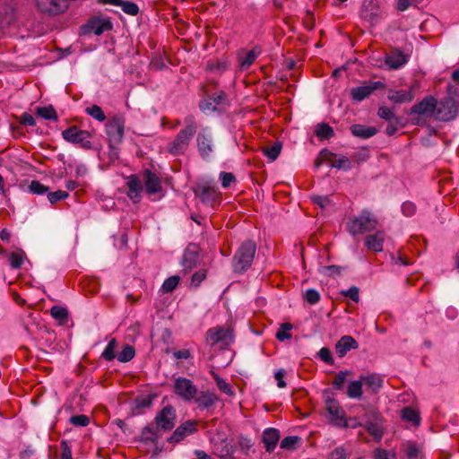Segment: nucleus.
I'll return each mask as SVG.
<instances>
[{"instance_id":"nucleus-1","label":"nucleus","mask_w":459,"mask_h":459,"mask_svg":"<svg viewBox=\"0 0 459 459\" xmlns=\"http://www.w3.org/2000/svg\"><path fill=\"white\" fill-rule=\"evenodd\" d=\"M177 412L172 405H167L159 411L154 418V423L145 426L141 432V441L144 443H158L160 432L170 431L176 425Z\"/></svg>"},{"instance_id":"nucleus-2","label":"nucleus","mask_w":459,"mask_h":459,"mask_svg":"<svg viewBox=\"0 0 459 459\" xmlns=\"http://www.w3.org/2000/svg\"><path fill=\"white\" fill-rule=\"evenodd\" d=\"M184 125L185 127L177 134L174 140L167 147L171 155H183L188 149L190 142L198 129V123L193 115H187L184 118Z\"/></svg>"},{"instance_id":"nucleus-3","label":"nucleus","mask_w":459,"mask_h":459,"mask_svg":"<svg viewBox=\"0 0 459 459\" xmlns=\"http://www.w3.org/2000/svg\"><path fill=\"white\" fill-rule=\"evenodd\" d=\"M437 100L431 96H426L421 101L413 105L408 111L407 114L409 116H414L411 118V122L416 126H422L425 124V119L423 117H434L436 118V110H437Z\"/></svg>"},{"instance_id":"nucleus-4","label":"nucleus","mask_w":459,"mask_h":459,"mask_svg":"<svg viewBox=\"0 0 459 459\" xmlns=\"http://www.w3.org/2000/svg\"><path fill=\"white\" fill-rule=\"evenodd\" d=\"M255 252L256 245L254 241L247 240L243 242L233 256V271L238 273L247 271L252 264Z\"/></svg>"},{"instance_id":"nucleus-5","label":"nucleus","mask_w":459,"mask_h":459,"mask_svg":"<svg viewBox=\"0 0 459 459\" xmlns=\"http://www.w3.org/2000/svg\"><path fill=\"white\" fill-rule=\"evenodd\" d=\"M453 86L448 85V95L437 100L436 120L450 122L455 120L459 113V103L452 96Z\"/></svg>"},{"instance_id":"nucleus-6","label":"nucleus","mask_w":459,"mask_h":459,"mask_svg":"<svg viewBox=\"0 0 459 459\" xmlns=\"http://www.w3.org/2000/svg\"><path fill=\"white\" fill-rule=\"evenodd\" d=\"M377 221L368 211H362L358 217L350 219L347 223L348 231L355 236L367 231L374 230L377 228Z\"/></svg>"},{"instance_id":"nucleus-7","label":"nucleus","mask_w":459,"mask_h":459,"mask_svg":"<svg viewBox=\"0 0 459 459\" xmlns=\"http://www.w3.org/2000/svg\"><path fill=\"white\" fill-rule=\"evenodd\" d=\"M205 342L211 347L228 348L234 342L233 330L225 327H213L206 332Z\"/></svg>"},{"instance_id":"nucleus-8","label":"nucleus","mask_w":459,"mask_h":459,"mask_svg":"<svg viewBox=\"0 0 459 459\" xmlns=\"http://www.w3.org/2000/svg\"><path fill=\"white\" fill-rule=\"evenodd\" d=\"M364 423L359 424L374 437L375 439L380 440L384 435L382 426V417L375 409H369L363 416Z\"/></svg>"},{"instance_id":"nucleus-9","label":"nucleus","mask_w":459,"mask_h":459,"mask_svg":"<svg viewBox=\"0 0 459 459\" xmlns=\"http://www.w3.org/2000/svg\"><path fill=\"white\" fill-rule=\"evenodd\" d=\"M63 138L71 143L79 144L84 150L92 149V143L89 140L91 134L85 130L79 129L76 126L68 127L62 132Z\"/></svg>"},{"instance_id":"nucleus-10","label":"nucleus","mask_w":459,"mask_h":459,"mask_svg":"<svg viewBox=\"0 0 459 459\" xmlns=\"http://www.w3.org/2000/svg\"><path fill=\"white\" fill-rule=\"evenodd\" d=\"M125 118L122 116H115L106 124V133L108 136L110 146L119 144L124 137Z\"/></svg>"},{"instance_id":"nucleus-11","label":"nucleus","mask_w":459,"mask_h":459,"mask_svg":"<svg viewBox=\"0 0 459 459\" xmlns=\"http://www.w3.org/2000/svg\"><path fill=\"white\" fill-rule=\"evenodd\" d=\"M197 150L204 160H209L213 152L212 134L207 127L202 128L196 137Z\"/></svg>"},{"instance_id":"nucleus-12","label":"nucleus","mask_w":459,"mask_h":459,"mask_svg":"<svg viewBox=\"0 0 459 459\" xmlns=\"http://www.w3.org/2000/svg\"><path fill=\"white\" fill-rule=\"evenodd\" d=\"M385 84L380 81L364 82L362 85L351 89L350 96L357 102H360L372 95L377 90L385 89Z\"/></svg>"},{"instance_id":"nucleus-13","label":"nucleus","mask_w":459,"mask_h":459,"mask_svg":"<svg viewBox=\"0 0 459 459\" xmlns=\"http://www.w3.org/2000/svg\"><path fill=\"white\" fill-rule=\"evenodd\" d=\"M381 8L377 0H364L360 9V18L375 25L378 22L381 15Z\"/></svg>"},{"instance_id":"nucleus-14","label":"nucleus","mask_w":459,"mask_h":459,"mask_svg":"<svg viewBox=\"0 0 459 459\" xmlns=\"http://www.w3.org/2000/svg\"><path fill=\"white\" fill-rule=\"evenodd\" d=\"M174 392L184 401L190 402L197 394V388L190 379L178 377L174 383Z\"/></svg>"},{"instance_id":"nucleus-15","label":"nucleus","mask_w":459,"mask_h":459,"mask_svg":"<svg viewBox=\"0 0 459 459\" xmlns=\"http://www.w3.org/2000/svg\"><path fill=\"white\" fill-rule=\"evenodd\" d=\"M36 6L42 13L57 15L67 9L65 0H35Z\"/></svg>"},{"instance_id":"nucleus-16","label":"nucleus","mask_w":459,"mask_h":459,"mask_svg":"<svg viewBox=\"0 0 459 459\" xmlns=\"http://www.w3.org/2000/svg\"><path fill=\"white\" fill-rule=\"evenodd\" d=\"M200 247L198 245L191 243L185 249L182 258L181 265L185 272H190L193 268L196 267L200 257Z\"/></svg>"},{"instance_id":"nucleus-17","label":"nucleus","mask_w":459,"mask_h":459,"mask_svg":"<svg viewBox=\"0 0 459 459\" xmlns=\"http://www.w3.org/2000/svg\"><path fill=\"white\" fill-rule=\"evenodd\" d=\"M196 425L197 422L195 420L185 421L174 430L173 434L168 438V442L179 443L186 437L197 431Z\"/></svg>"},{"instance_id":"nucleus-18","label":"nucleus","mask_w":459,"mask_h":459,"mask_svg":"<svg viewBox=\"0 0 459 459\" xmlns=\"http://www.w3.org/2000/svg\"><path fill=\"white\" fill-rule=\"evenodd\" d=\"M226 101V94L223 91H219L200 102L199 108L203 111H216Z\"/></svg>"},{"instance_id":"nucleus-19","label":"nucleus","mask_w":459,"mask_h":459,"mask_svg":"<svg viewBox=\"0 0 459 459\" xmlns=\"http://www.w3.org/2000/svg\"><path fill=\"white\" fill-rule=\"evenodd\" d=\"M325 409L330 415L331 421H333L335 425L340 427L347 426L346 420L344 419V412L334 399L328 398L326 400Z\"/></svg>"},{"instance_id":"nucleus-20","label":"nucleus","mask_w":459,"mask_h":459,"mask_svg":"<svg viewBox=\"0 0 459 459\" xmlns=\"http://www.w3.org/2000/svg\"><path fill=\"white\" fill-rule=\"evenodd\" d=\"M127 192L126 195L133 201V203L137 204L141 201V193L143 190L142 181L136 175H131L127 178L126 182Z\"/></svg>"},{"instance_id":"nucleus-21","label":"nucleus","mask_w":459,"mask_h":459,"mask_svg":"<svg viewBox=\"0 0 459 459\" xmlns=\"http://www.w3.org/2000/svg\"><path fill=\"white\" fill-rule=\"evenodd\" d=\"M359 348L358 342L351 335H343L335 343V351L339 357H344L351 350Z\"/></svg>"},{"instance_id":"nucleus-22","label":"nucleus","mask_w":459,"mask_h":459,"mask_svg":"<svg viewBox=\"0 0 459 459\" xmlns=\"http://www.w3.org/2000/svg\"><path fill=\"white\" fill-rule=\"evenodd\" d=\"M111 29L112 23L108 20L99 17L91 18L88 24L83 26V30H92L94 34L98 36L105 31L110 30Z\"/></svg>"},{"instance_id":"nucleus-23","label":"nucleus","mask_w":459,"mask_h":459,"mask_svg":"<svg viewBox=\"0 0 459 459\" xmlns=\"http://www.w3.org/2000/svg\"><path fill=\"white\" fill-rule=\"evenodd\" d=\"M155 398L156 394H154L137 396L134 401L132 415L135 416L143 414L146 409L151 408Z\"/></svg>"},{"instance_id":"nucleus-24","label":"nucleus","mask_w":459,"mask_h":459,"mask_svg":"<svg viewBox=\"0 0 459 459\" xmlns=\"http://www.w3.org/2000/svg\"><path fill=\"white\" fill-rule=\"evenodd\" d=\"M145 191L149 195H154L161 190L160 180L159 177L150 169L143 173Z\"/></svg>"},{"instance_id":"nucleus-25","label":"nucleus","mask_w":459,"mask_h":459,"mask_svg":"<svg viewBox=\"0 0 459 459\" xmlns=\"http://www.w3.org/2000/svg\"><path fill=\"white\" fill-rule=\"evenodd\" d=\"M193 400H195L199 408L209 410L218 401V396L209 391H197V394Z\"/></svg>"},{"instance_id":"nucleus-26","label":"nucleus","mask_w":459,"mask_h":459,"mask_svg":"<svg viewBox=\"0 0 459 459\" xmlns=\"http://www.w3.org/2000/svg\"><path fill=\"white\" fill-rule=\"evenodd\" d=\"M414 98L411 89L409 90H389L387 99L394 103L402 104L411 102Z\"/></svg>"},{"instance_id":"nucleus-27","label":"nucleus","mask_w":459,"mask_h":459,"mask_svg":"<svg viewBox=\"0 0 459 459\" xmlns=\"http://www.w3.org/2000/svg\"><path fill=\"white\" fill-rule=\"evenodd\" d=\"M408 62V56L402 51L395 49L385 57V64L391 69H398Z\"/></svg>"},{"instance_id":"nucleus-28","label":"nucleus","mask_w":459,"mask_h":459,"mask_svg":"<svg viewBox=\"0 0 459 459\" xmlns=\"http://www.w3.org/2000/svg\"><path fill=\"white\" fill-rule=\"evenodd\" d=\"M350 130L352 135L361 139L373 137L378 132V130L374 126H368L361 124H354L351 126Z\"/></svg>"},{"instance_id":"nucleus-29","label":"nucleus","mask_w":459,"mask_h":459,"mask_svg":"<svg viewBox=\"0 0 459 459\" xmlns=\"http://www.w3.org/2000/svg\"><path fill=\"white\" fill-rule=\"evenodd\" d=\"M280 439L279 430L269 428L264 431L263 442L267 452H273Z\"/></svg>"},{"instance_id":"nucleus-30","label":"nucleus","mask_w":459,"mask_h":459,"mask_svg":"<svg viewBox=\"0 0 459 459\" xmlns=\"http://www.w3.org/2000/svg\"><path fill=\"white\" fill-rule=\"evenodd\" d=\"M360 379L373 394H377L383 386V379L377 374L361 375Z\"/></svg>"},{"instance_id":"nucleus-31","label":"nucleus","mask_w":459,"mask_h":459,"mask_svg":"<svg viewBox=\"0 0 459 459\" xmlns=\"http://www.w3.org/2000/svg\"><path fill=\"white\" fill-rule=\"evenodd\" d=\"M384 233L377 231L376 234L368 235L365 238V246L372 251L380 252L383 249Z\"/></svg>"},{"instance_id":"nucleus-32","label":"nucleus","mask_w":459,"mask_h":459,"mask_svg":"<svg viewBox=\"0 0 459 459\" xmlns=\"http://www.w3.org/2000/svg\"><path fill=\"white\" fill-rule=\"evenodd\" d=\"M401 417L403 420L411 422L414 426H419L420 423V412L410 406L402 410Z\"/></svg>"},{"instance_id":"nucleus-33","label":"nucleus","mask_w":459,"mask_h":459,"mask_svg":"<svg viewBox=\"0 0 459 459\" xmlns=\"http://www.w3.org/2000/svg\"><path fill=\"white\" fill-rule=\"evenodd\" d=\"M201 201L207 204H212L217 199V193L213 187L202 186L198 191Z\"/></svg>"},{"instance_id":"nucleus-34","label":"nucleus","mask_w":459,"mask_h":459,"mask_svg":"<svg viewBox=\"0 0 459 459\" xmlns=\"http://www.w3.org/2000/svg\"><path fill=\"white\" fill-rule=\"evenodd\" d=\"M315 134L320 140H328L334 135L333 129L326 123L318 124Z\"/></svg>"},{"instance_id":"nucleus-35","label":"nucleus","mask_w":459,"mask_h":459,"mask_svg":"<svg viewBox=\"0 0 459 459\" xmlns=\"http://www.w3.org/2000/svg\"><path fill=\"white\" fill-rule=\"evenodd\" d=\"M362 385L363 383L360 378L359 380L351 381L347 388L348 397L352 399L360 398L363 394Z\"/></svg>"},{"instance_id":"nucleus-36","label":"nucleus","mask_w":459,"mask_h":459,"mask_svg":"<svg viewBox=\"0 0 459 459\" xmlns=\"http://www.w3.org/2000/svg\"><path fill=\"white\" fill-rule=\"evenodd\" d=\"M402 450L404 452L408 459H417L420 448L416 442L408 441L402 445Z\"/></svg>"},{"instance_id":"nucleus-37","label":"nucleus","mask_w":459,"mask_h":459,"mask_svg":"<svg viewBox=\"0 0 459 459\" xmlns=\"http://www.w3.org/2000/svg\"><path fill=\"white\" fill-rule=\"evenodd\" d=\"M281 148L282 143L277 141L270 147H264L262 152L271 161H274L279 157Z\"/></svg>"},{"instance_id":"nucleus-38","label":"nucleus","mask_w":459,"mask_h":459,"mask_svg":"<svg viewBox=\"0 0 459 459\" xmlns=\"http://www.w3.org/2000/svg\"><path fill=\"white\" fill-rule=\"evenodd\" d=\"M36 114L46 120L57 121L56 112L52 105L37 108Z\"/></svg>"},{"instance_id":"nucleus-39","label":"nucleus","mask_w":459,"mask_h":459,"mask_svg":"<svg viewBox=\"0 0 459 459\" xmlns=\"http://www.w3.org/2000/svg\"><path fill=\"white\" fill-rule=\"evenodd\" d=\"M51 316L58 320L61 325H64L67 322L68 319V311L65 307L60 306H54L50 310Z\"/></svg>"},{"instance_id":"nucleus-40","label":"nucleus","mask_w":459,"mask_h":459,"mask_svg":"<svg viewBox=\"0 0 459 459\" xmlns=\"http://www.w3.org/2000/svg\"><path fill=\"white\" fill-rule=\"evenodd\" d=\"M86 114L95 118L99 122H103L106 119V116L102 110V108L98 105H92L91 107L86 108Z\"/></svg>"},{"instance_id":"nucleus-41","label":"nucleus","mask_w":459,"mask_h":459,"mask_svg":"<svg viewBox=\"0 0 459 459\" xmlns=\"http://www.w3.org/2000/svg\"><path fill=\"white\" fill-rule=\"evenodd\" d=\"M135 351L133 346L126 345L118 353L117 359L120 362H128L134 357Z\"/></svg>"},{"instance_id":"nucleus-42","label":"nucleus","mask_w":459,"mask_h":459,"mask_svg":"<svg viewBox=\"0 0 459 459\" xmlns=\"http://www.w3.org/2000/svg\"><path fill=\"white\" fill-rule=\"evenodd\" d=\"M180 281L179 276L173 275L166 279L161 286L164 293L172 292L178 285Z\"/></svg>"},{"instance_id":"nucleus-43","label":"nucleus","mask_w":459,"mask_h":459,"mask_svg":"<svg viewBox=\"0 0 459 459\" xmlns=\"http://www.w3.org/2000/svg\"><path fill=\"white\" fill-rule=\"evenodd\" d=\"M293 325L290 323H283L281 325L280 329L276 333V338L280 342L289 340L291 338V334L289 333L292 329Z\"/></svg>"},{"instance_id":"nucleus-44","label":"nucleus","mask_w":459,"mask_h":459,"mask_svg":"<svg viewBox=\"0 0 459 459\" xmlns=\"http://www.w3.org/2000/svg\"><path fill=\"white\" fill-rule=\"evenodd\" d=\"M118 6H121L124 13L132 16H135L139 13L138 5L134 2L121 0Z\"/></svg>"},{"instance_id":"nucleus-45","label":"nucleus","mask_w":459,"mask_h":459,"mask_svg":"<svg viewBox=\"0 0 459 459\" xmlns=\"http://www.w3.org/2000/svg\"><path fill=\"white\" fill-rule=\"evenodd\" d=\"M116 346H117L116 340L115 339L110 340L109 342L108 343L107 347L103 351V352L101 354V358H103L104 359H106L108 361L114 359L116 358V354H115Z\"/></svg>"},{"instance_id":"nucleus-46","label":"nucleus","mask_w":459,"mask_h":459,"mask_svg":"<svg viewBox=\"0 0 459 459\" xmlns=\"http://www.w3.org/2000/svg\"><path fill=\"white\" fill-rule=\"evenodd\" d=\"M212 375L216 382V385L218 386V388L225 393L226 394H229V395H232L233 394V391L231 390V387L230 386V385L228 383H226V381L221 378L219 375H217L216 373H214L213 371H212Z\"/></svg>"},{"instance_id":"nucleus-47","label":"nucleus","mask_w":459,"mask_h":459,"mask_svg":"<svg viewBox=\"0 0 459 459\" xmlns=\"http://www.w3.org/2000/svg\"><path fill=\"white\" fill-rule=\"evenodd\" d=\"M303 299L310 305L319 302L321 296L316 289H308L303 293Z\"/></svg>"},{"instance_id":"nucleus-48","label":"nucleus","mask_w":459,"mask_h":459,"mask_svg":"<svg viewBox=\"0 0 459 459\" xmlns=\"http://www.w3.org/2000/svg\"><path fill=\"white\" fill-rule=\"evenodd\" d=\"M29 191L34 195H45L48 192V187L38 180H32L28 186Z\"/></svg>"},{"instance_id":"nucleus-49","label":"nucleus","mask_w":459,"mask_h":459,"mask_svg":"<svg viewBox=\"0 0 459 459\" xmlns=\"http://www.w3.org/2000/svg\"><path fill=\"white\" fill-rule=\"evenodd\" d=\"M377 115L380 118L391 122L398 119L394 113L387 107H380L377 110Z\"/></svg>"},{"instance_id":"nucleus-50","label":"nucleus","mask_w":459,"mask_h":459,"mask_svg":"<svg viewBox=\"0 0 459 459\" xmlns=\"http://www.w3.org/2000/svg\"><path fill=\"white\" fill-rule=\"evenodd\" d=\"M24 253L22 251L21 253L13 252L9 256V261L12 268L18 269L23 264Z\"/></svg>"},{"instance_id":"nucleus-51","label":"nucleus","mask_w":459,"mask_h":459,"mask_svg":"<svg viewBox=\"0 0 459 459\" xmlns=\"http://www.w3.org/2000/svg\"><path fill=\"white\" fill-rule=\"evenodd\" d=\"M214 454L222 459L230 458L233 455V449L228 445H222L221 447L215 446Z\"/></svg>"},{"instance_id":"nucleus-52","label":"nucleus","mask_w":459,"mask_h":459,"mask_svg":"<svg viewBox=\"0 0 459 459\" xmlns=\"http://www.w3.org/2000/svg\"><path fill=\"white\" fill-rule=\"evenodd\" d=\"M260 51L253 48L248 51L245 56V58L241 62L242 68H248L255 60L256 56L259 55Z\"/></svg>"},{"instance_id":"nucleus-53","label":"nucleus","mask_w":459,"mask_h":459,"mask_svg":"<svg viewBox=\"0 0 459 459\" xmlns=\"http://www.w3.org/2000/svg\"><path fill=\"white\" fill-rule=\"evenodd\" d=\"M331 166L339 169H343L348 170L351 169V161L347 157L340 156L338 159L332 162Z\"/></svg>"},{"instance_id":"nucleus-54","label":"nucleus","mask_w":459,"mask_h":459,"mask_svg":"<svg viewBox=\"0 0 459 459\" xmlns=\"http://www.w3.org/2000/svg\"><path fill=\"white\" fill-rule=\"evenodd\" d=\"M69 421L74 426L85 427L90 423V418L83 414L74 415Z\"/></svg>"},{"instance_id":"nucleus-55","label":"nucleus","mask_w":459,"mask_h":459,"mask_svg":"<svg viewBox=\"0 0 459 459\" xmlns=\"http://www.w3.org/2000/svg\"><path fill=\"white\" fill-rule=\"evenodd\" d=\"M299 440L300 438L297 436H288L281 440V447L283 449H293Z\"/></svg>"},{"instance_id":"nucleus-56","label":"nucleus","mask_w":459,"mask_h":459,"mask_svg":"<svg viewBox=\"0 0 459 459\" xmlns=\"http://www.w3.org/2000/svg\"><path fill=\"white\" fill-rule=\"evenodd\" d=\"M68 193L63 190H57L55 192L48 193V200L51 204H56V202L65 199L68 196Z\"/></svg>"},{"instance_id":"nucleus-57","label":"nucleus","mask_w":459,"mask_h":459,"mask_svg":"<svg viewBox=\"0 0 459 459\" xmlns=\"http://www.w3.org/2000/svg\"><path fill=\"white\" fill-rule=\"evenodd\" d=\"M374 458L375 459H395V453L387 451L382 448H377L374 451Z\"/></svg>"},{"instance_id":"nucleus-58","label":"nucleus","mask_w":459,"mask_h":459,"mask_svg":"<svg viewBox=\"0 0 459 459\" xmlns=\"http://www.w3.org/2000/svg\"><path fill=\"white\" fill-rule=\"evenodd\" d=\"M206 278V270L202 269L195 272L191 277V285L198 287L201 282Z\"/></svg>"},{"instance_id":"nucleus-59","label":"nucleus","mask_w":459,"mask_h":459,"mask_svg":"<svg viewBox=\"0 0 459 459\" xmlns=\"http://www.w3.org/2000/svg\"><path fill=\"white\" fill-rule=\"evenodd\" d=\"M359 290L358 287L351 286L350 289H348L346 290H342L341 294L345 297H349L354 302H359Z\"/></svg>"},{"instance_id":"nucleus-60","label":"nucleus","mask_w":459,"mask_h":459,"mask_svg":"<svg viewBox=\"0 0 459 459\" xmlns=\"http://www.w3.org/2000/svg\"><path fill=\"white\" fill-rule=\"evenodd\" d=\"M347 371H340L334 377L333 381V385L335 389L341 390L343 386V384L346 381Z\"/></svg>"},{"instance_id":"nucleus-61","label":"nucleus","mask_w":459,"mask_h":459,"mask_svg":"<svg viewBox=\"0 0 459 459\" xmlns=\"http://www.w3.org/2000/svg\"><path fill=\"white\" fill-rule=\"evenodd\" d=\"M220 179L223 187H229L232 182L236 180L235 176L230 172H221Z\"/></svg>"},{"instance_id":"nucleus-62","label":"nucleus","mask_w":459,"mask_h":459,"mask_svg":"<svg viewBox=\"0 0 459 459\" xmlns=\"http://www.w3.org/2000/svg\"><path fill=\"white\" fill-rule=\"evenodd\" d=\"M318 357L320 358V359H322L323 361H325V363L329 364V365H333V359L331 355V351L328 348L326 347H323L319 351H318Z\"/></svg>"},{"instance_id":"nucleus-63","label":"nucleus","mask_w":459,"mask_h":459,"mask_svg":"<svg viewBox=\"0 0 459 459\" xmlns=\"http://www.w3.org/2000/svg\"><path fill=\"white\" fill-rule=\"evenodd\" d=\"M403 213L407 216H412L416 212V205L411 202H404L402 205Z\"/></svg>"},{"instance_id":"nucleus-64","label":"nucleus","mask_w":459,"mask_h":459,"mask_svg":"<svg viewBox=\"0 0 459 459\" xmlns=\"http://www.w3.org/2000/svg\"><path fill=\"white\" fill-rule=\"evenodd\" d=\"M346 457H347L346 451L342 446L336 447L330 454V459H346Z\"/></svg>"}]
</instances>
